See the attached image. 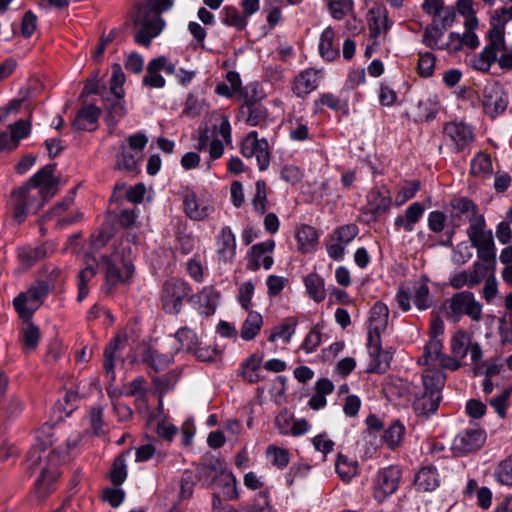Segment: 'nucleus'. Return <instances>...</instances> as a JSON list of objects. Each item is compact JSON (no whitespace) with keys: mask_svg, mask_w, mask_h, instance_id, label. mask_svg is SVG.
Instances as JSON below:
<instances>
[{"mask_svg":"<svg viewBox=\"0 0 512 512\" xmlns=\"http://www.w3.org/2000/svg\"><path fill=\"white\" fill-rule=\"evenodd\" d=\"M54 431L51 426H43L38 430L37 444L28 453L27 463L31 473L39 472L36 479V489L39 496H45L57 480L56 467L66 459L69 453L77 447L81 435L74 432L67 437L64 446L59 445L47 452L46 448L54 443Z\"/></svg>","mask_w":512,"mask_h":512,"instance_id":"f257e3e1","label":"nucleus"},{"mask_svg":"<svg viewBox=\"0 0 512 512\" xmlns=\"http://www.w3.org/2000/svg\"><path fill=\"white\" fill-rule=\"evenodd\" d=\"M54 165L40 169L18 191L13 193L15 201L14 219L21 223L27 215L36 213L46 201L58 191L59 181L54 176Z\"/></svg>","mask_w":512,"mask_h":512,"instance_id":"f03ea898","label":"nucleus"},{"mask_svg":"<svg viewBox=\"0 0 512 512\" xmlns=\"http://www.w3.org/2000/svg\"><path fill=\"white\" fill-rule=\"evenodd\" d=\"M172 5V0H146L133 6L129 17L139 28L135 35L138 44L148 47L152 39L160 35L165 27V21L160 14L169 10Z\"/></svg>","mask_w":512,"mask_h":512,"instance_id":"7ed1b4c3","label":"nucleus"},{"mask_svg":"<svg viewBox=\"0 0 512 512\" xmlns=\"http://www.w3.org/2000/svg\"><path fill=\"white\" fill-rule=\"evenodd\" d=\"M198 477L205 485L222 489L226 498L236 499L238 497L236 478L223 461L216 459L202 464L198 469Z\"/></svg>","mask_w":512,"mask_h":512,"instance_id":"20e7f679","label":"nucleus"},{"mask_svg":"<svg viewBox=\"0 0 512 512\" xmlns=\"http://www.w3.org/2000/svg\"><path fill=\"white\" fill-rule=\"evenodd\" d=\"M424 393L414 401V411L418 416L428 417L439 405V392L444 384V375L435 369H426L422 376Z\"/></svg>","mask_w":512,"mask_h":512,"instance_id":"39448f33","label":"nucleus"},{"mask_svg":"<svg viewBox=\"0 0 512 512\" xmlns=\"http://www.w3.org/2000/svg\"><path fill=\"white\" fill-rule=\"evenodd\" d=\"M132 247L129 241H121L109 258H103L107 279L112 283L129 280L134 272Z\"/></svg>","mask_w":512,"mask_h":512,"instance_id":"423d86ee","label":"nucleus"},{"mask_svg":"<svg viewBox=\"0 0 512 512\" xmlns=\"http://www.w3.org/2000/svg\"><path fill=\"white\" fill-rule=\"evenodd\" d=\"M467 236L472 247L477 250L478 259L493 260V255H496V247L492 231L486 229L484 216H477L471 220Z\"/></svg>","mask_w":512,"mask_h":512,"instance_id":"0eeeda50","label":"nucleus"},{"mask_svg":"<svg viewBox=\"0 0 512 512\" xmlns=\"http://www.w3.org/2000/svg\"><path fill=\"white\" fill-rule=\"evenodd\" d=\"M411 300L417 309L424 311L431 306L430 290L427 282L419 280L412 285H402L399 287L395 301L402 311L407 312L411 309Z\"/></svg>","mask_w":512,"mask_h":512,"instance_id":"6e6552de","label":"nucleus"},{"mask_svg":"<svg viewBox=\"0 0 512 512\" xmlns=\"http://www.w3.org/2000/svg\"><path fill=\"white\" fill-rule=\"evenodd\" d=\"M482 309V304L476 300L473 293L463 291L454 294L448 300L446 315L454 322L459 321L462 315H467L473 321L479 322L482 318Z\"/></svg>","mask_w":512,"mask_h":512,"instance_id":"1a4fd4ad","label":"nucleus"},{"mask_svg":"<svg viewBox=\"0 0 512 512\" xmlns=\"http://www.w3.org/2000/svg\"><path fill=\"white\" fill-rule=\"evenodd\" d=\"M183 206L186 216L195 221H203L214 212L213 198L204 190L186 191Z\"/></svg>","mask_w":512,"mask_h":512,"instance_id":"9d476101","label":"nucleus"},{"mask_svg":"<svg viewBox=\"0 0 512 512\" xmlns=\"http://www.w3.org/2000/svg\"><path fill=\"white\" fill-rule=\"evenodd\" d=\"M47 293V286L43 283L32 286L27 291L20 293L13 301L14 308L20 318L29 321L33 313L42 305Z\"/></svg>","mask_w":512,"mask_h":512,"instance_id":"9b49d317","label":"nucleus"},{"mask_svg":"<svg viewBox=\"0 0 512 512\" xmlns=\"http://www.w3.org/2000/svg\"><path fill=\"white\" fill-rule=\"evenodd\" d=\"M241 153L245 158H255L260 170H265L270 163L269 145L265 138H258L257 132H250L242 141Z\"/></svg>","mask_w":512,"mask_h":512,"instance_id":"f8f14e48","label":"nucleus"},{"mask_svg":"<svg viewBox=\"0 0 512 512\" xmlns=\"http://www.w3.org/2000/svg\"><path fill=\"white\" fill-rule=\"evenodd\" d=\"M389 309L383 303H376L370 311L368 325L369 348L373 353L378 352V339L388 325Z\"/></svg>","mask_w":512,"mask_h":512,"instance_id":"ddd939ff","label":"nucleus"},{"mask_svg":"<svg viewBox=\"0 0 512 512\" xmlns=\"http://www.w3.org/2000/svg\"><path fill=\"white\" fill-rule=\"evenodd\" d=\"M212 131L210 132L207 128L199 131V140L197 144L198 150H203L207 147L210 139L219 138L224 141L225 144H231V125L227 116L222 114L212 115Z\"/></svg>","mask_w":512,"mask_h":512,"instance_id":"4468645a","label":"nucleus"},{"mask_svg":"<svg viewBox=\"0 0 512 512\" xmlns=\"http://www.w3.org/2000/svg\"><path fill=\"white\" fill-rule=\"evenodd\" d=\"M358 227L354 224H347L336 229L330 236L326 246L328 255L334 260H341L345 254L346 247L358 235Z\"/></svg>","mask_w":512,"mask_h":512,"instance_id":"2eb2a0df","label":"nucleus"},{"mask_svg":"<svg viewBox=\"0 0 512 512\" xmlns=\"http://www.w3.org/2000/svg\"><path fill=\"white\" fill-rule=\"evenodd\" d=\"M189 288L185 282L178 279L168 280L163 288V307L168 313H178L183 299L188 296Z\"/></svg>","mask_w":512,"mask_h":512,"instance_id":"dca6fc26","label":"nucleus"},{"mask_svg":"<svg viewBox=\"0 0 512 512\" xmlns=\"http://www.w3.org/2000/svg\"><path fill=\"white\" fill-rule=\"evenodd\" d=\"M400 476L397 467H387L379 471L375 480L374 497L382 502L393 494L398 488Z\"/></svg>","mask_w":512,"mask_h":512,"instance_id":"f3484780","label":"nucleus"},{"mask_svg":"<svg viewBox=\"0 0 512 512\" xmlns=\"http://www.w3.org/2000/svg\"><path fill=\"white\" fill-rule=\"evenodd\" d=\"M180 344L179 349L193 352L202 361H210L214 358L215 351L209 348L200 347L201 341L197 334L188 329H179L175 335Z\"/></svg>","mask_w":512,"mask_h":512,"instance_id":"a211bd4d","label":"nucleus"},{"mask_svg":"<svg viewBox=\"0 0 512 512\" xmlns=\"http://www.w3.org/2000/svg\"><path fill=\"white\" fill-rule=\"evenodd\" d=\"M10 134L0 132V152L13 151L20 143V140L29 136L31 123L28 120H18L9 126Z\"/></svg>","mask_w":512,"mask_h":512,"instance_id":"6ab92c4d","label":"nucleus"},{"mask_svg":"<svg viewBox=\"0 0 512 512\" xmlns=\"http://www.w3.org/2000/svg\"><path fill=\"white\" fill-rule=\"evenodd\" d=\"M486 435L482 430H467L457 435L453 441V449L458 453H469L483 446Z\"/></svg>","mask_w":512,"mask_h":512,"instance_id":"aec40b11","label":"nucleus"},{"mask_svg":"<svg viewBox=\"0 0 512 512\" xmlns=\"http://www.w3.org/2000/svg\"><path fill=\"white\" fill-rule=\"evenodd\" d=\"M275 247L273 240H267L258 243L251 248L248 267L251 270H257L260 267L270 269L273 264V258L270 255Z\"/></svg>","mask_w":512,"mask_h":512,"instance_id":"412c9836","label":"nucleus"},{"mask_svg":"<svg viewBox=\"0 0 512 512\" xmlns=\"http://www.w3.org/2000/svg\"><path fill=\"white\" fill-rule=\"evenodd\" d=\"M217 256L218 260L224 264L230 263L236 250V239L231 229L224 227L217 237Z\"/></svg>","mask_w":512,"mask_h":512,"instance_id":"4be33fe9","label":"nucleus"},{"mask_svg":"<svg viewBox=\"0 0 512 512\" xmlns=\"http://www.w3.org/2000/svg\"><path fill=\"white\" fill-rule=\"evenodd\" d=\"M319 79V74L314 69L302 71L293 81V93L300 98L307 96L318 87Z\"/></svg>","mask_w":512,"mask_h":512,"instance_id":"5701e85b","label":"nucleus"},{"mask_svg":"<svg viewBox=\"0 0 512 512\" xmlns=\"http://www.w3.org/2000/svg\"><path fill=\"white\" fill-rule=\"evenodd\" d=\"M446 135L453 141L458 150L469 145L474 138L471 128L462 122H451L445 126Z\"/></svg>","mask_w":512,"mask_h":512,"instance_id":"b1692460","label":"nucleus"},{"mask_svg":"<svg viewBox=\"0 0 512 512\" xmlns=\"http://www.w3.org/2000/svg\"><path fill=\"white\" fill-rule=\"evenodd\" d=\"M72 199L64 200L53 207V209L45 215V220L56 219V224L60 227L70 225L81 218L79 211H69Z\"/></svg>","mask_w":512,"mask_h":512,"instance_id":"393cba45","label":"nucleus"},{"mask_svg":"<svg viewBox=\"0 0 512 512\" xmlns=\"http://www.w3.org/2000/svg\"><path fill=\"white\" fill-rule=\"evenodd\" d=\"M367 350L369 354V363L367 371L370 373H383L389 366L393 357V351L389 349H382L380 338L378 339V352L373 355L367 343Z\"/></svg>","mask_w":512,"mask_h":512,"instance_id":"a878e982","label":"nucleus"},{"mask_svg":"<svg viewBox=\"0 0 512 512\" xmlns=\"http://www.w3.org/2000/svg\"><path fill=\"white\" fill-rule=\"evenodd\" d=\"M424 213V207L419 202H414L405 211L403 215H399L394 222L398 229H403L407 232L414 230L415 224L420 220Z\"/></svg>","mask_w":512,"mask_h":512,"instance_id":"bb28decb","label":"nucleus"},{"mask_svg":"<svg viewBox=\"0 0 512 512\" xmlns=\"http://www.w3.org/2000/svg\"><path fill=\"white\" fill-rule=\"evenodd\" d=\"M440 484V478L434 467H424L418 471L414 478V485L419 491L430 492Z\"/></svg>","mask_w":512,"mask_h":512,"instance_id":"cd10ccee","label":"nucleus"},{"mask_svg":"<svg viewBox=\"0 0 512 512\" xmlns=\"http://www.w3.org/2000/svg\"><path fill=\"white\" fill-rule=\"evenodd\" d=\"M318 238V233L313 227L302 225L296 232L298 249L302 253L314 251L318 245Z\"/></svg>","mask_w":512,"mask_h":512,"instance_id":"c85d7f7f","label":"nucleus"},{"mask_svg":"<svg viewBox=\"0 0 512 512\" xmlns=\"http://www.w3.org/2000/svg\"><path fill=\"white\" fill-rule=\"evenodd\" d=\"M98 266L97 259L94 256L87 255L85 259V268H83L79 273V283H78V300L82 301L88 294L87 283L95 276L96 269Z\"/></svg>","mask_w":512,"mask_h":512,"instance_id":"c756f323","label":"nucleus"},{"mask_svg":"<svg viewBox=\"0 0 512 512\" xmlns=\"http://www.w3.org/2000/svg\"><path fill=\"white\" fill-rule=\"evenodd\" d=\"M297 324L296 318L285 319L281 324L272 329L268 341L273 343L281 340L285 344L289 343L295 334Z\"/></svg>","mask_w":512,"mask_h":512,"instance_id":"7c9ffc66","label":"nucleus"},{"mask_svg":"<svg viewBox=\"0 0 512 512\" xmlns=\"http://www.w3.org/2000/svg\"><path fill=\"white\" fill-rule=\"evenodd\" d=\"M100 109L88 105L80 110L74 120V126L80 130H93L100 116Z\"/></svg>","mask_w":512,"mask_h":512,"instance_id":"2f4dec72","label":"nucleus"},{"mask_svg":"<svg viewBox=\"0 0 512 512\" xmlns=\"http://www.w3.org/2000/svg\"><path fill=\"white\" fill-rule=\"evenodd\" d=\"M51 245H43L39 247H24L19 250L18 256L21 263L25 267H30L38 260L44 258L46 255L52 253Z\"/></svg>","mask_w":512,"mask_h":512,"instance_id":"473e14b6","label":"nucleus"},{"mask_svg":"<svg viewBox=\"0 0 512 512\" xmlns=\"http://www.w3.org/2000/svg\"><path fill=\"white\" fill-rule=\"evenodd\" d=\"M196 298L199 304V310L202 314L211 315L215 312L219 299V293L215 289L206 287Z\"/></svg>","mask_w":512,"mask_h":512,"instance_id":"72a5a7b5","label":"nucleus"},{"mask_svg":"<svg viewBox=\"0 0 512 512\" xmlns=\"http://www.w3.org/2000/svg\"><path fill=\"white\" fill-rule=\"evenodd\" d=\"M142 158L143 154L132 151L126 146H121L120 152L117 155L116 166L120 170L133 171L137 168Z\"/></svg>","mask_w":512,"mask_h":512,"instance_id":"f704fd0d","label":"nucleus"},{"mask_svg":"<svg viewBox=\"0 0 512 512\" xmlns=\"http://www.w3.org/2000/svg\"><path fill=\"white\" fill-rule=\"evenodd\" d=\"M304 284L309 296L316 302H321L326 297L324 279L316 273H310L304 278Z\"/></svg>","mask_w":512,"mask_h":512,"instance_id":"c9c22d12","label":"nucleus"},{"mask_svg":"<svg viewBox=\"0 0 512 512\" xmlns=\"http://www.w3.org/2000/svg\"><path fill=\"white\" fill-rule=\"evenodd\" d=\"M126 341L125 337H116L113 342H111L104 351V363L103 367L106 372L107 377L112 381L115 378L114 366H115V358L117 351L120 348V345Z\"/></svg>","mask_w":512,"mask_h":512,"instance_id":"e433bc0d","label":"nucleus"},{"mask_svg":"<svg viewBox=\"0 0 512 512\" xmlns=\"http://www.w3.org/2000/svg\"><path fill=\"white\" fill-rule=\"evenodd\" d=\"M21 340L24 352L29 353L36 349L40 341L39 328L30 321H24L21 329Z\"/></svg>","mask_w":512,"mask_h":512,"instance_id":"4c0bfd02","label":"nucleus"},{"mask_svg":"<svg viewBox=\"0 0 512 512\" xmlns=\"http://www.w3.org/2000/svg\"><path fill=\"white\" fill-rule=\"evenodd\" d=\"M245 122L250 126H261L267 120V109L260 104H247L241 110Z\"/></svg>","mask_w":512,"mask_h":512,"instance_id":"58836bf2","label":"nucleus"},{"mask_svg":"<svg viewBox=\"0 0 512 512\" xmlns=\"http://www.w3.org/2000/svg\"><path fill=\"white\" fill-rule=\"evenodd\" d=\"M263 325V318L258 312L251 311L241 328V338L246 341L254 339Z\"/></svg>","mask_w":512,"mask_h":512,"instance_id":"ea45409f","label":"nucleus"},{"mask_svg":"<svg viewBox=\"0 0 512 512\" xmlns=\"http://www.w3.org/2000/svg\"><path fill=\"white\" fill-rule=\"evenodd\" d=\"M483 103L486 111L491 114L503 112L507 107V100L498 89L487 90L484 95Z\"/></svg>","mask_w":512,"mask_h":512,"instance_id":"a19ab883","label":"nucleus"},{"mask_svg":"<svg viewBox=\"0 0 512 512\" xmlns=\"http://www.w3.org/2000/svg\"><path fill=\"white\" fill-rule=\"evenodd\" d=\"M455 9L459 15L465 18L464 27L477 28L479 21L476 16L474 0H457Z\"/></svg>","mask_w":512,"mask_h":512,"instance_id":"79ce46f5","label":"nucleus"},{"mask_svg":"<svg viewBox=\"0 0 512 512\" xmlns=\"http://www.w3.org/2000/svg\"><path fill=\"white\" fill-rule=\"evenodd\" d=\"M335 470L344 482H349L358 473V462L340 454L335 463Z\"/></svg>","mask_w":512,"mask_h":512,"instance_id":"37998d69","label":"nucleus"},{"mask_svg":"<svg viewBox=\"0 0 512 512\" xmlns=\"http://www.w3.org/2000/svg\"><path fill=\"white\" fill-rule=\"evenodd\" d=\"M319 51L326 60H333L338 56V47L334 45V32L327 27L321 34Z\"/></svg>","mask_w":512,"mask_h":512,"instance_id":"c03bdc74","label":"nucleus"},{"mask_svg":"<svg viewBox=\"0 0 512 512\" xmlns=\"http://www.w3.org/2000/svg\"><path fill=\"white\" fill-rule=\"evenodd\" d=\"M368 204L374 213L386 211L390 205L389 192L385 188L371 190L368 194Z\"/></svg>","mask_w":512,"mask_h":512,"instance_id":"a18cd8bd","label":"nucleus"},{"mask_svg":"<svg viewBox=\"0 0 512 512\" xmlns=\"http://www.w3.org/2000/svg\"><path fill=\"white\" fill-rule=\"evenodd\" d=\"M442 343L438 338H430L424 349V354L420 358V362L427 365H434L439 362L441 355Z\"/></svg>","mask_w":512,"mask_h":512,"instance_id":"49530a36","label":"nucleus"},{"mask_svg":"<svg viewBox=\"0 0 512 512\" xmlns=\"http://www.w3.org/2000/svg\"><path fill=\"white\" fill-rule=\"evenodd\" d=\"M470 345V336L465 331H457L451 340V349L454 357L458 359L464 358L468 353Z\"/></svg>","mask_w":512,"mask_h":512,"instance_id":"de8ad7c7","label":"nucleus"},{"mask_svg":"<svg viewBox=\"0 0 512 512\" xmlns=\"http://www.w3.org/2000/svg\"><path fill=\"white\" fill-rule=\"evenodd\" d=\"M160 60H151L147 66V75L143 83L152 88H162L165 85V79L159 74Z\"/></svg>","mask_w":512,"mask_h":512,"instance_id":"09e8293b","label":"nucleus"},{"mask_svg":"<svg viewBox=\"0 0 512 512\" xmlns=\"http://www.w3.org/2000/svg\"><path fill=\"white\" fill-rule=\"evenodd\" d=\"M404 433V425L399 421H395L385 431L384 441L390 448L398 447L403 440Z\"/></svg>","mask_w":512,"mask_h":512,"instance_id":"8fccbe9b","label":"nucleus"},{"mask_svg":"<svg viewBox=\"0 0 512 512\" xmlns=\"http://www.w3.org/2000/svg\"><path fill=\"white\" fill-rule=\"evenodd\" d=\"M492 161L486 154L479 153L471 161V173L478 177H485L492 172Z\"/></svg>","mask_w":512,"mask_h":512,"instance_id":"3c124183","label":"nucleus"},{"mask_svg":"<svg viewBox=\"0 0 512 512\" xmlns=\"http://www.w3.org/2000/svg\"><path fill=\"white\" fill-rule=\"evenodd\" d=\"M494 477L501 485L512 486V456L502 460L497 465Z\"/></svg>","mask_w":512,"mask_h":512,"instance_id":"603ef678","label":"nucleus"},{"mask_svg":"<svg viewBox=\"0 0 512 512\" xmlns=\"http://www.w3.org/2000/svg\"><path fill=\"white\" fill-rule=\"evenodd\" d=\"M496 266V255H493V260L488 261L485 259H479L473 265V269L470 271L474 283L479 284L491 270H494Z\"/></svg>","mask_w":512,"mask_h":512,"instance_id":"864d4df0","label":"nucleus"},{"mask_svg":"<svg viewBox=\"0 0 512 512\" xmlns=\"http://www.w3.org/2000/svg\"><path fill=\"white\" fill-rule=\"evenodd\" d=\"M352 0H328V10L334 19L341 20L353 10Z\"/></svg>","mask_w":512,"mask_h":512,"instance_id":"5fc2aeb1","label":"nucleus"},{"mask_svg":"<svg viewBox=\"0 0 512 512\" xmlns=\"http://www.w3.org/2000/svg\"><path fill=\"white\" fill-rule=\"evenodd\" d=\"M391 23L389 22L388 15L385 11L378 10L376 14L371 18L369 27L374 37L379 36L381 33L387 32L390 28Z\"/></svg>","mask_w":512,"mask_h":512,"instance_id":"6e6d98bb","label":"nucleus"},{"mask_svg":"<svg viewBox=\"0 0 512 512\" xmlns=\"http://www.w3.org/2000/svg\"><path fill=\"white\" fill-rule=\"evenodd\" d=\"M262 364V358L257 355H252L247 359L242 368L243 377L250 383L258 381V371Z\"/></svg>","mask_w":512,"mask_h":512,"instance_id":"4d7b16f0","label":"nucleus"},{"mask_svg":"<svg viewBox=\"0 0 512 512\" xmlns=\"http://www.w3.org/2000/svg\"><path fill=\"white\" fill-rule=\"evenodd\" d=\"M125 83V74L119 64L112 66V78L110 91L116 98L122 99L124 97L123 84Z\"/></svg>","mask_w":512,"mask_h":512,"instance_id":"13d9d810","label":"nucleus"},{"mask_svg":"<svg viewBox=\"0 0 512 512\" xmlns=\"http://www.w3.org/2000/svg\"><path fill=\"white\" fill-rule=\"evenodd\" d=\"M267 193L264 181H257L255 184V194L252 199L254 210L260 214H264L267 209Z\"/></svg>","mask_w":512,"mask_h":512,"instance_id":"bf43d9fd","label":"nucleus"},{"mask_svg":"<svg viewBox=\"0 0 512 512\" xmlns=\"http://www.w3.org/2000/svg\"><path fill=\"white\" fill-rule=\"evenodd\" d=\"M321 105H326L335 111H344L347 109V102L330 93L321 95L318 101H315V110L319 111Z\"/></svg>","mask_w":512,"mask_h":512,"instance_id":"052dcab7","label":"nucleus"},{"mask_svg":"<svg viewBox=\"0 0 512 512\" xmlns=\"http://www.w3.org/2000/svg\"><path fill=\"white\" fill-rule=\"evenodd\" d=\"M443 29L437 26L427 27L424 33V43L430 48L442 49L444 42L442 41Z\"/></svg>","mask_w":512,"mask_h":512,"instance_id":"680f3d73","label":"nucleus"},{"mask_svg":"<svg viewBox=\"0 0 512 512\" xmlns=\"http://www.w3.org/2000/svg\"><path fill=\"white\" fill-rule=\"evenodd\" d=\"M436 58L432 53L421 54L417 63V71L421 77L427 78L434 73Z\"/></svg>","mask_w":512,"mask_h":512,"instance_id":"e2e57ef3","label":"nucleus"},{"mask_svg":"<svg viewBox=\"0 0 512 512\" xmlns=\"http://www.w3.org/2000/svg\"><path fill=\"white\" fill-rule=\"evenodd\" d=\"M496 54L497 53H495L492 48L485 47L481 53L472 60V66L480 71H487L496 60Z\"/></svg>","mask_w":512,"mask_h":512,"instance_id":"0e129e2a","label":"nucleus"},{"mask_svg":"<svg viewBox=\"0 0 512 512\" xmlns=\"http://www.w3.org/2000/svg\"><path fill=\"white\" fill-rule=\"evenodd\" d=\"M321 342V329L319 328V326H314L304 338V341L301 345V349L304 350L306 354H310L320 346Z\"/></svg>","mask_w":512,"mask_h":512,"instance_id":"69168bd1","label":"nucleus"},{"mask_svg":"<svg viewBox=\"0 0 512 512\" xmlns=\"http://www.w3.org/2000/svg\"><path fill=\"white\" fill-rule=\"evenodd\" d=\"M223 23L228 26H233L237 29H243L247 25L245 16H242L235 8L225 7Z\"/></svg>","mask_w":512,"mask_h":512,"instance_id":"338daca9","label":"nucleus"},{"mask_svg":"<svg viewBox=\"0 0 512 512\" xmlns=\"http://www.w3.org/2000/svg\"><path fill=\"white\" fill-rule=\"evenodd\" d=\"M489 37L490 45L487 46L488 48H492L495 53L505 49L504 27L501 24H492Z\"/></svg>","mask_w":512,"mask_h":512,"instance_id":"774afa93","label":"nucleus"}]
</instances>
